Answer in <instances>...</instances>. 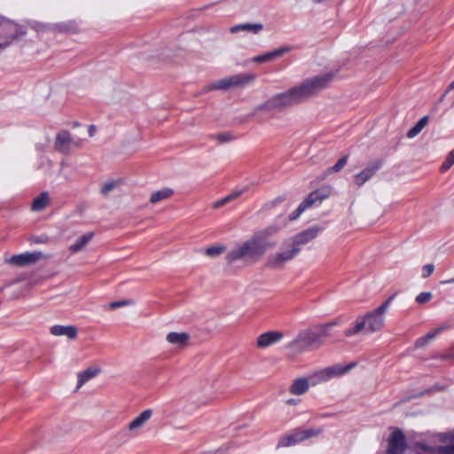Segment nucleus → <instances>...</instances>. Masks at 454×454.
Returning a JSON list of instances; mask_svg holds the SVG:
<instances>
[{"label": "nucleus", "mask_w": 454, "mask_h": 454, "mask_svg": "<svg viewBox=\"0 0 454 454\" xmlns=\"http://www.w3.org/2000/svg\"><path fill=\"white\" fill-rule=\"evenodd\" d=\"M98 368L90 367L86 369L83 372H81L77 374L78 384L77 388H80L83 384H85L90 380L93 379L99 373Z\"/></svg>", "instance_id": "nucleus-24"}, {"label": "nucleus", "mask_w": 454, "mask_h": 454, "mask_svg": "<svg viewBox=\"0 0 454 454\" xmlns=\"http://www.w3.org/2000/svg\"><path fill=\"white\" fill-rule=\"evenodd\" d=\"M94 237V232H88L79 237L76 241L69 247L72 253L82 251Z\"/></svg>", "instance_id": "nucleus-23"}, {"label": "nucleus", "mask_w": 454, "mask_h": 454, "mask_svg": "<svg viewBox=\"0 0 454 454\" xmlns=\"http://www.w3.org/2000/svg\"><path fill=\"white\" fill-rule=\"evenodd\" d=\"M310 385H312L310 381V376L307 379L299 378L294 380L290 386L289 391L294 395H303L309 390Z\"/></svg>", "instance_id": "nucleus-19"}, {"label": "nucleus", "mask_w": 454, "mask_h": 454, "mask_svg": "<svg viewBox=\"0 0 454 454\" xmlns=\"http://www.w3.org/2000/svg\"><path fill=\"white\" fill-rule=\"evenodd\" d=\"M291 50V46H282L271 51L254 56L250 59V61L256 64L268 63L288 53Z\"/></svg>", "instance_id": "nucleus-13"}, {"label": "nucleus", "mask_w": 454, "mask_h": 454, "mask_svg": "<svg viewBox=\"0 0 454 454\" xmlns=\"http://www.w3.org/2000/svg\"><path fill=\"white\" fill-rule=\"evenodd\" d=\"M347 162H348V156H343L337 161V163L334 166L327 168L324 172V174L321 176V179L323 180V179L326 178V176L330 174L340 172L346 166Z\"/></svg>", "instance_id": "nucleus-27"}, {"label": "nucleus", "mask_w": 454, "mask_h": 454, "mask_svg": "<svg viewBox=\"0 0 454 454\" xmlns=\"http://www.w3.org/2000/svg\"><path fill=\"white\" fill-rule=\"evenodd\" d=\"M323 432L322 428H309V429H296L293 432V434L297 443L305 441L309 438L317 436Z\"/></svg>", "instance_id": "nucleus-20"}, {"label": "nucleus", "mask_w": 454, "mask_h": 454, "mask_svg": "<svg viewBox=\"0 0 454 454\" xmlns=\"http://www.w3.org/2000/svg\"><path fill=\"white\" fill-rule=\"evenodd\" d=\"M263 29L262 23H244L238 24L230 27V33L237 34L239 32H247L254 35L259 34Z\"/></svg>", "instance_id": "nucleus-17"}, {"label": "nucleus", "mask_w": 454, "mask_h": 454, "mask_svg": "<svg viewBox=\"0 0 454 454\" xmlns=\"http://www.w3.org/2000/svg\"><path fill=\"white\" fill-rule=\"evenodd\" d=\"M216 138L220 143H225L231 141L232 137L230 134H219Z\"/></svg>", "instance_id": "nucleus-37"}, {"label": "nucleus", "mask_w": 454, "mask_h": 454, "mask_svg": "<svg viewBox=\"0 0 454 454\" xmlns=\"http://www.w3.org/2000/svg\"><path fill=\"white\" fill-rule=\"evenodd\" d=\"M58 27L61 31H67V30H69V27L67 25H59Z\"/></svg>", "instance_id": "nucleus-42"}, {"label": "nucleus", "mask_w": 454, "mask_h": 454, "mask_svg": "<svg viewBox=\"0 0 454 454\" xmlns=\"http://www.w3.org/2000/svg\"><path fill=\"white\" fill-rule=\"evenodd\" d=\"M300 253V249L294 247L288 240H286L281 248L267 257L265 267L273 270H283L286 263L294 259Z\"/></svg>", "instance_id": "nucleus-6"}, {"label": "nucleus", "mask_w": 454, "mask_h": 454, "mask_svg": "<svg viewBox=\"0 0 454 454\" xmlns=\"http://www.w3.org/2000/svg\"><path fill=\"white\" fill-rule=\"evenodd\" d=\"M67 165V162L66 160H62L60 162V167H61V169H63L64 167H66Z\"/></svg>", "instance_id": "nucleus-44"}, {"label": "nucleus", "mask_w": 454, "mask_h": 454, "mask_svg": "<svg viewBox=\"0 0 454 454\" xmlns=\"http://www.w3.org/2000/svg\"><path fill=\"white\" fill-rule=\"evenodd\" d=\"M174 194V192L170 188H163L152 193L150 201L153 204L160 202L161 200L170 198Z\"/></svg>", "instance_id": "nucleus-26"}, {"label": "nucleus", "mask_w": 454, "mask_h": 454, "mask_svg": "<svg viewBox=\"0 0 454 454\" xmlns=\"http://www.w3.org/2000/svg\"><path fill=\"white\" fill-rule=\"evenodd\" d=\"M334 323L321 325L318 329H305L288 344V348L296 352H303L309 349H317L324 344V340L328 336L329 329Z\"/></svg>", "instance_id": "nucleus-4"}, {"label": "nucleus", "mask_w": 454, "mask_h": 454, "mask_svg": "<svg viewBox=\"0 0 454 454\" xmlns=\"http://www.w3.org/2000/svg\"><path fill=\"white\" fill-rule=\"evenodd\" d=\"M321 231L318 226L310 227L288 239L289 243L295 248L301 250V246L305 245L314 239Z\"/></svg>", "instance_id": "nucleus-10"}, {"label": "nucleus", "mask_w": 454, "mask_h": 454, "mask_svg": "<svg viewBox=\"0 0 454 454\" xmlns=\"http://www.w3.org/2000/svg\"><path fill=\"white\" fill-rule=\"evenodd\" d=\"M428 122V117L427 116H424L423 118H421L416 124L414 127H412L408 132H407V137L409 138H413L415 137L418 134L420 133V131L427 126Z\"/></svg>", "instance_id": "nucleus-28"}, {"label": "nucleus", "mask_w": 454, "mask_h": 454, "mask_svg": "<svg viewBox=\"0 0 454 454\" xmlns=\"http://www.w3.org/2000/svg\"><path fill=\"white\" fill-rule=\"evenodd\" d=\"M135 301L133 300H121V301H116L109 303V309H115L121 307L129 306V305H134Z\"/></svg>", "instance_id": "nucleus-33"}, {"label": "nucleus", "mask_w": 454, "mask_h": 454, "mask_svg": "<svg viewBox=\"0 0 454 454\" xmlns=\"http://www.w3.org/2000/svg\"><path fill=\"white\" fill-rule=\"evenodd\" d=\"M50 333L54 336H67L70 340H74L78 330L74 325H56L50 328Z\"/></svg>", "instance_id": "nucleus-16"}, {"label": "nucleus", "mask_w": 454, "mask_h": 454, "mask_svg": "<svg viewBox=\"0 0 454 454\" xmlns=\"http://www.w3.org/2000/svg\"><path fill=\"white\" fill-rule=\"evenodd\" d=\"M166 340L173 345H176L179 348H184L188 344L190 335L186 333L172 332L167 335Z\"/></svg>", "instance_id": "nucleus-21"}, {"label": "nucleus", "mask_w": 454, "mask_h": 454, "mask_svg": "<svg viewBox=\"0 0 454 454\" xmlns=\"http://www.w3.org/2000/svg\"><path fill=\"white\" fill-rule=\"evenodd\" d=\"M441 285H447V284H454V278H450V279H447V280H442L440 282Z\"/></svg>", "instance_id": "nucleus-40"}, {"label": "nucleus", "mask_w": 454, "mask_h": 454, "mask_svg": "<svg viewBox=\"0 0 454 454\" xmlns=\"http://www.w3.org/2000/svg\"><path fill=\"white\" fill-rule=\"evenodd\" d=\"M334 74L332 72L306 79L301 84L290 90L277 94L258 106L262 111H281L286 107L299 104L316 95L325 89L333 80Z\"/></svg>", "instance_id": "nucleus-1"}, {"label": "nucleus", "mask_w": 454, "mask_h": 454, "mask_svg": "<svg viewBox=\"0 0 454 454\" xmlns=\"http://www.w3.org/2000/svg\"><path fill=\"white\" fill-rule=\"evenodd\" d=\"M50 203V196L47 192L40 193L31 204V209L35 212L43 211Z\"/></svg>", "instance_id": "nucleus-22"}, {"label": "nucleus", "mask_w": 454, "mask_h": 454, "mask_svg": "<svg viewBox=\"0 0 454 454\" xmlns=\"http://www.w3.org/2000/svg\"><path fill=\"white\" fill-rule=\"evenodd\" d=\"M88 131H89V136L90 137H93L95 135V133H96V127L94 125H90L89 127V130Z\"/></svg>", "instance_id": "nucleus-39"}, {"label": "nucleus", "mask_w": 454, "mask_h": 454, "mask_svg": "<svg viewBox=\"0 0 454 454\" xmlns=\"http://www.w3.org/2000/svg\"><path fill=\"white\" fill-rule=\"evenodd\" d=\"M9 44H10V43L8 41H6L4 43H0V51L5 49Z\"/></svg>", "instance_id": "nucleus-41"}, {"label": "nucleus", "mask_w": 454, "mask_h": 454, "mask_svg": "<svg viewBox=\"0 0 454 454\" xmlns=\"http://www.w3.org/2000/svg\"><path fill=\"white\" fill-rule=\"evenodd\" d=\"M453 164H454V149L448 153L444 162L442 163V165L440 168V170L442 172H446L452 167Z\"/></svg>", "instance_id": "nucleus-31"}, {"label": "nucleus", "mask_w": 454, "mask_h": 454, "mask_svg": "<svg viewBox=\"0 0 454 454\" xmlns=\"http://www.w3.org/2000/svg\"><path fill=\"white\" fill-rule=\"evenodd\" d=\"M432 296H433V294L430 292L421 293L416 297V301L418 303L423 304V303L429 301L431 300Z\"/></svg>", "instance_id": "nucleus-34"}, {"label": "nucleus", "mask_w": 454, "mask_h": 454, "mask_svg": "<svg viewBox=\"0 0 454 454\" xmlns=\"http://www.w3.org/2000/svg\"><path fill=\"white\" fill-rule=\"evenodd\" d=\"M247 187H245L243 189H240V190H237V191H234L233 192H231V194H229L228 196L215 201L214 204H213V208H220L221 207L226 205L227 203L236 200L237 198H239V196H241L245 192L247 191Z\"/></svg>", "instance_id": "nucleus-25"}, {"label": "nucleus", "mask_w": 454, "mask_h": 454, "mask_svg": "<svg viewBox=\"0 0 454 454\" xmlns=\"http://www.w3.org/2000/svg\"><path fill=\"white\" fill-rule=\"evenodd\" d=\"M450 328V325L447 324L441 325L440 326L431 330L428 332L426 335L419 338L416 342L415 346L417 348H422L426 346L430 340H434L438 334L442 333L443 331Z\"/></svg>", "instance_id": "nucleus-18"}, {"label": "nucleus", "mask_w": 454, "mask_h": 454, "mask_svg": "<svg viewBox=\"0 0 454 454\" xmlns=\"http://www.w3.org/2000/svg\"><path fill=\"white\" fill-rule=\"evenodd\" d=\"M295 444H297V442L292 433L291 434L285 435V436L281 437L279 439L278 445L281 446V447H288V446H292V445H295Z\"/></svg>", "instance_id": "nucleus-32"}, {"label": "nucleus", "mask_w": 454, "mask_h": 454, "mask_svg": "<svg viewBox=\"0 0 454 454\" xmlns=\"http://www.w3.org/2000/svg\"><path fill=\"white\" fill-rule=\"evenodd\" d=\"M226 247L223 245H214L206 248L205 254L211 258H215L224 253Z\"/></svg>", "instance_id": "nucleus-30"}, {"label": "nucleus", "mask_w": 454, "mask_h": 454, "mask_svg": "<svg viewBox=\"0 0 454 454\" xmlns=\"http://www.w3.org/2000/svg\"><path fill=\"white\" fill-rule=\"evenodd\" d=\"M278 231L276 227H268L255 232L250 239L237 244L226 254L228 263L242 262L246 265L254 264L261 260L265 253L276 246L269 237Z\"/></svg>", "instance_id": "nucleus-2"}, {"label": "nucleus", "mask_w": 454, "mask_h": 454, "mask_svg": "<svg viewBox=\"0 0 454 454\" xmlns=\"http://www.w3.org/2000/svg\"><path fill=\"white\" fill-rule=\"evenodd\" d=\"M286 403L288 404H290V405H295V404L298 403V400H296V399H289V400L286 401Z\"/></svg>", "instance_id": "nucleus-43"}, {"label": "nucleus", "mask_w": 454, "mask_h": 454, "mask_svg": "<svg viewBox=\"0 0 454 454\" xmlns=\"http://www.w3.org/2000/svg\"><path fill=\"white\" fill-rule=\"evenodd\" d=\"M434 270V266L432 263L426 264L422 268V278H428Z\"/></svg>", "instance_id": "nucleus-36"}, {"label": "nucleus", "mask_w": 454, "mask_h": 454, "mask_svg": "<svg viewBox=\"0 0 454 454\" xmlns=\"http://www.w3.org/2000/svg\"><path fill=\"white\" fill-rule=\"evenodd\" d=\"M284 334L278 331L266 332L257 337L256 345L259 348H266L275 343L279 342Z\"/></svg>", "instance_id": "nucleus-15"}, {"label": "nucleus", "mask_w": 454, "mask_h": 454, "mask_svg": "<svg viewBox=\"0 0 454 454\" xmlns=\"http://www.w3.org/2000/svg\"><path fill=\"white\" fill-rule=\"evenodd\" d=\"M121 180H113V181L106 182L102 185L100 192L104 197H106L112 191H114L115 188L119 187L121 185Z\"/></svg>", "instance_id": "nucleus-29"}, {"label": "nucleus", "mask_w": 454, "mask_h": 454, "mask_svg": "<svg viewBox=\"0 0 454 454\" xmlns=\"http://www.w3.org/2000/svg\"><path fill=\"white\" fill-rule=\"evenodd\" d=\"M54 145L57 151L68 153L72 145L79 147L81 142L75 141L68 131L61 130L56 136Z\"/></svg>", "instance_id": "nucleus-9"}, {"label": "nucleus", "mask_w": 454, "mask_h": 454, "mask_svg": "<svg viewBox=\"0 0 454 454\" xmlns=\"http://www.w3.org/2000/svg\"><path fill=\"white\" fill-rule=\"evenodd\" d=\"M354 366L355 364L351 363L346 365L334 364L333 366L324 368L310 375L311 384L312 386H315L317 384L327 381L333 378L340 377L349 372L352 368H354Z\"/></svg>", "instance_id": "nucleus-7"}, {"label": "nucleus", "mask_w": 454, "mask_h": 454, "mask_svg": "<svg viewBox=\"0 0 454 454\" xmlns=\"http://www.w3.org/2000/svg\"><path fill=\"white\" fill-rule=\"evenodd\" d=\"M454 89V81L449 85L448 87V91Z\"/></svg>", "instance_id": "nucleus-45"}, {"label": "nucleus", "mask_w": 454, "mask_h": 454, "mask_svg": "<svg viewBox=\"0 0 454 454\" xmlns=\"http://www.w3.org/2000/svg\"><path fill=\"white\" fill-rule=\"evenodd\" d=\"M153 414V410L146 409L143 411L138 416L134 418L127 426V429L131 436L140 434L142 429L150 421Z\"/></svg>", "instance_id": "nucleus-8"}, {"label": "nucleus", "mask_w": 454, "mask_h": 454, "mask_svg": "<svg viewBox=\"0 0 454 454\" xmlns=\"http://www.w3.org/2000/svg\"><path fill=\"white\" fill-rule=\"evenodd\" d=\"M303 211H301L300 210V206L297 207V209L295 211H294L291 215H290V219L291 220H295L296 218L299 217V215L302 213Z\"/></svg>", "instance_id": "nucleus-38"}, {"label": "nucleus", "mask_w": 454, "mask_h": 454, "mask_svg": "<svg viewBox=\"0 0 454 454\" xmlns=\"http://www.w3.org/2000/svg\"><path fill=\"white\" fill-rule=\"evenodd\" d=\"M47 258L41 252L24 253L13 255L9 262L17 266H26L35 263L41 259Z\"/></svg>", "instance_id": "nucleus-12"}, {"label": "nucleus", "mask_w": 454, "mask_h": 454, "mask_svg": "<svg viewBox=\"0 0 454 454\" xmlns=\"http://www.w3.org/2000/svg\"><path fill=\"white\" fill-rule=\"evenodd\" d=\"M256 79V75L252 73H239L231 76L224 77L221 80L215 81L208 85L205 90H231V89H239L244 88L252 82H254Z\"/></svg>", "instance_id": "nucleus-5"}, {"label": "nucleus", "mask_w": 454, "mask_h": 454, "mask_svg": "<svg viewBox=\"0 0 454 454\" xmlns=\"http://www.w3.org/2000/svg\"><path fill=\"white\" fill-rule=\"evenodd\" d=\"M380 167L381 163L380 161L369 164L364 169L354 176V183L357 186H362L376 174Z\"/></svg>", "instance_id": "nucleus-14"}, {"label": "nucleus", "mask_w": 454, "mask_h": 454, "mask_svg": "<svg viewBox=\"0 0 454 454\" xmlns=\"http://www.w3.org/2000/svg\"><path fill=\"white\" fill-rule=\"evenodd\" d=\"M437 452L439 454H454V442L450 445L438 447Z\"/></svg>", "instance_id": "nucleus-35"}, {"label": "nucleus", "mask_w": 454, "mask_h": 454, "mask_svg": "<svg viewBox=\"0 0 454 454\" xmlns=\"http://www.w3.org/2000/svg\"><path fill=\"white\" fill-rule=\"evenodd\" d=\"M40 27H41L42 29H43V28H48V27H47V26H45V25H40Z\"/></svg>", "instance_id": "nucleus-46"}, {"label": "nucleus", "mask_w": 454, "mask_h": 454, "mask_svg": "<svg viewBox=\"0 0 454 454\" xmlns=\"http://www.w3.org/2000/svg\"><path fill=\"white\" fill-rule=\"evenodd\" d=\"M331 194L330 187H323L317 191H314L309 194V196L300 204V210L305 211L308 207L312 205L321 202L325 199L328 198Z\"/></svg>", "instance_id": "nucleus-11"}, {"label": "nucleus", "mask_w": 454, "mask_h": 454, "mask_svg": "<svg viewBox=\"0 0 454 454\" xmlns=\"http://www.w3.org/2000/svg\"><path fill=\"white\" fill-rule=\"evenodd\" d=\"M392 299L393 297H390L372 312L357 318L354 325L345 331V335L351 336L361 332L372 333L381 330L385 323V314L388 309Z\"/></svg>", "instance_id": "nucleus-3"}]
</instances>
